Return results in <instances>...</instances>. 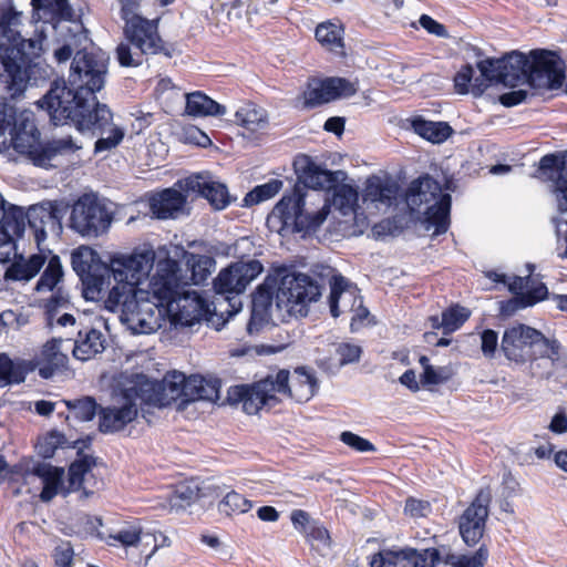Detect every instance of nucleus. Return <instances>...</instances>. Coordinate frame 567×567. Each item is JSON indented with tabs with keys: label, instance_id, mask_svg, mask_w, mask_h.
Instances as JSON below:
<instances>
[{
	"label": "nucleus",
	"instance_id": "nucleus-41",
	"mask_svg": "<svg viewBox=\"0 0 567 567\" xmlns=\"http://www.w3.org/2000/svg\"><path fill=\"white\" fill-rule=\"evenodd\" d=\"M411 125L417 135L432 143H442L453 133L452 127L447 123L426 121L421 116L414 117Z\"/></svg>",
	"mask_w": 567,
	"mask_h": 567
},
{
	"label": "nucleus",
	"instance_id": "nucleus-59",
	"mask_svg": "<svg viewBox=\"0 0 567 567\" xmlns=\"http://www.w3.org/2000/svg\"><path fill=\"white\" fill-rule=\"evenodd\" d=\"M194 392H196L194 402L199 400L213 402L219 398V382L203 378L200 386H196Z\"/></svg>",
	"mask_w": 567,
	"mask_h": 567
},
{
	"label": "nucleus",
	"instance_id": "nucleus-42",
	"mask_svg": "<svg viewBox=\"0 0 567 567\" xmlns=\"http://www.w3.org/2000/svg\"><path fill=\"white\" fill-rule=\"evenodd\" d=\"M91 136L97 137L94 144V153L101 154L117 147L124 140L125 130L111 120L109 123L92 133Z\"/></svg>",
	"mask_w": 567,
	"mask_h": 567
},
{
	"label": "nucleus",
	"instance_id": "nucleus-15",
	"mask_svg": "<svg viewBox=\"0 0 567 567\" xmlns=\"http://www.w3.org/2000/svg\"><path fill=\"white\" fill-rule=\"evenodd\" d=\"M132 379L148 410L164 408L178 400L182 402L183 384L186 381V375L182 372H168L161 382L150 380L143 374H136Z\"/></svg>",
	"mask_w": 567,
	"mask_h": 567
},
{
	"label": "nucleus",
	"instance_id": "nucleus-52",
	"mask_svg": "<svg viewBox=\"0 0 567 567\" xmlns=\"http://www.w3.org/2000/svg\"><path fill=\"white\" fill-rule=\"evenodd\" d=\"M66 406L73 416L82 422L92 421L97 413V403L91 396H84L73 401H68Z\"/></svg>",
	"mask_w": 567,
	"mask_h": 567
},
{
	"label": "nucleus",
	"instance_id": "nucleus-56",
	"mask_svg": "<svg viewBox=\"0 0 567 567\" xmlns=\"http://www.w3.org/2000/svg\"><path fill=\"white\" fill-rule=\"evenodd\" d=\"M151 537L148 534H143L142 529L136 526L122 528L116 534L110 536V538L121 543L124 547L137 546L144 538Z\"/></svg>",
	"mask_w": 567,
	"mask_h": 567
},
{
	"label": "nucleus",
	"instance_id": "nucleus-37",
	"mask_svg": "<svg viewBox=\"0 0 567 567\" xmlns=\"http://www.w3.org/2000/svg\"><path fill=\"white\" fill-rule=\"evenodd\" d=\"M44 262L45 258L42 255H32L27 260L20 256L7 268L4 279L7 281H29L40 271Z\"/></svg>",
	"mask_w": 567,
	"mask_h": 567
},
{
	"label": "nucleus",
	"instance_id": "nucleus-7",
	"mask_svg": "<svg viewBox=\"0 0 567 567\" xmlns=\"http://www.w3.org/2000/svg\"><path fill=\"white\" fill-rule=\"evenodd\" d=\"M405 203L412 213L424 208V227L433 230L432 236L447 231L452 197L442 192L441 184L433 177L424 175L413 181L405 193Z\"/></svg>",
	"mask_w": 567,
	"mask_h": 567
},
{
	"label": "nucleus",
	"instance_id": "nucleus-46",
	"mask_svg": "<svg viewBox=\"0 0 567 567\" xmlns=\"http://www.w3.org/2000/svg\"><path fill=\"white\" fill-rule=\"evenodd\" d=\"M27 369L23 363H14L7 353H0V388L24 382Z\"/></svg>",
	"mask_w": 567,
	"mask_h": 567
},
{
	"label": "nucleus",
	"instance_id": "nucleus-5",
	"mask_svg": "<svg viewBox=\"0 0 567 567\" xmlns=\"http://www.w3.org/2000/svg\"><path fill=\"white\" fill-rule=\"evenodd\" d=\"M65 213L66 206L59 202H43L24 213L22 208L8 204L0 194V262L17 256L14 238L23 235L25 220L39 246L47 239L48 231L61 233Z\"/></svg>",
	"mask_w": 567,
	"mask_h": 567
},
{
	"label": "nucleus",
	"instance_id": "nucleus-58",
	"mask_svg": "<svg viewBox=\"0 0 567 567\" xmlns=\"http://www.w3.org/2000/svg\"><path fill=\"white\" fill-rule=\"evenodd\" d=\"M312 547L328 548L330 546V535L324 526L319 522H312L305 534Z\"/></svg>",
	"mask_w": 567,
	"mask_h": 567
},
{
	"label": "nucleus",
	"instance_id": "nucleus-50",
	"mask_svg": "<svg viewBox=\"0 0 567 567\" xmlns=\"http://www.w3.org/2000/svg\"><path fill=\"white\" fill-rule=\"evenodd\" d=\"M471 311L461 306H453L442 312L441 326L444 334L452 333L460 329L470 318Z\"/></svg>",
	"mask_w": 567,
	"mask_h": 567
},
{
	"label": "nucleus",
	"instance_id": "nucleus-26",
	"mask_svg": "<svg viewBox=\"0 0 567 567\" xmlns=\"http://www.w3.org/2000/svg\"><path fill=\"white\" fill-rule=\"evenodd\" d=\"M178 185L186 193L205 197L218 210L225 209L233 200L227 186L210 175L195 174L179 181Z\"/></svg>",
	"mask_w": 567,
	"mask_h": 567
},
{
	"label": "nucleus",
	"instance_id": "nucleus-1",
	"mask_svg": "<svg viewBox=\"0 0 567 567\" xmlns=\"http://www.w3.org/2000/svg\"><path fill=\"white\" fill-rule=\"evenodd\" d=\"M155 252L144 249L132 254H115L110 259L109 275L115 281L104 300L105 308L121 312V320L133 334H150L158 330L159 310L154 305L152 288H138L154 266Z\"/></svg>",
	"mask_w": 567,
	"mask_h": 567
},
{
	"label": "nucleus",
	"instance_id": "nucleus-44",
	"mask_svg": "<svg viewBox=\"0 0 567 567\" xmlns=\"http://www.w3.org/2000/svg\"><path fill=\"white\" fill-rule=\"evenodd\" d=\"M186 265L190 270V280L194 285H200L209 277L216 266L213 257L207 255H196L184 251Z\"/></svg>",
	"mask_w": 567,
	"mask_h": 567
},
{
	"label": "nucleus",
	"instance_id": "nucleus-48",
	"mask_svg": "<svg viewBox=\"0 0 567 567\" xmlns=\"http://www.w3.org/2000/svg\"><path fill=\"white\" fill-rule=\"evenodd\" d=\"M63 276L60 258L53 256L50 258L43 274L39 278L35 290L38 292L51 291L55 288Z\"/></svg>",
	"mask_w": 567,
	"mask_h": 567
},
{
	"label": "nucleus",
	"instance_id": "nucleus-21",
	"mask_svg": "<svg viewBox=\"0 0 567 567\" xmlns=\"http://www.w3.org/2000/svg\"><path fill=\"white\" fill-rule=\"evenodd\" d=\"M491 501V491L488 488L480 489L470 506L460 517V534L467 546L476 545L483 537Z\"/></svg>",
	"mask_w": 567,
	"mask_h": 567
},
{
	"label": "nucleus",
	"instance_id": "nucleus-27",
	"mask_svg": "<svg viewBox=\"0 0 567 567\" xmlns=\"http://www.w3.org/2000/svg\"><path fill=\"white\" fill-rule=\"evenodd\" d=\"M125 40L148 54L164 51V41L158 33V20L143 18L124 27Z\"/></svg>",
	"mask_w": 567,
	"mask_h": 567
},
{
	"label": "nucleus",
	"instance_id": "nucleus-14",
	"mask_svg": "<svg viewBox=\"0 0 567 567\" xmlns=\"http://www.w3.org/2000/svg\"><path fill=\"white\" fill-rule=\"evenodd\" d=\"M71 264L83 286V297L95 301L103 297L105 276H109V267L100 255L92 248L81 246L73 250Z\"/></svg>",
	"mask_w": 567,
	"mask_h": 567
},
{
	"label": "nucleus",
	"instance_id": "nucleus-57",
	"mask_svg": "<svg viewBox=\"0 0 567 567\" xmlns=\"http://www.w3.org/2000/svg\"><path fill=\"white\" fill-rule=\"evenodd\" d=\"M324 89L321 80H311L307 90L303 92L305 106L315 107L317 105L328 103L324 96Z\"/></svg>",
	"mask_w": 567,
	"mask_h": 567
},
{
	"label": "nucleus",
	"instance_id": "nucleus-35",
	"mask_svg": "<svg viewBox=\"0 0 567 567\" xmlns=\"http://www.w3.org/2000/svg\"><path fill=\"white\" fill-rule=\"evenodd\" d=\"M504 62L501 59L487 58L477 62V69L481 72V76L475 78L472 84V93L475 96L483 94V92L492 83L503 84V69Z\"/></svg>",
	"mask_w": 567,
	"mask_h": 567
},
{
	"label": "nucleus",
	"instance_id": "nucleus-10",
	"mask_svg": "<svg viewBox=\"0 0 567 567\" xmlns=\"http://www.w3.org/2000/svg\"><path fill=\"white\" fill-rule=\"evenodd\" d=\"M321 296V286L301 272H286L278 280L276 308L289 315L305 317L308 306Z\"/></svg>",
	"mask_w": 567,
	"mask_h": 567
},
{
	"label": "nucleus",
	"instance_id": "nucleus-17",
	"mask_svg": "<svg viewBox=\"0 0 567 567\" xmlns=\"http://www.w3.org/2000/svg\"><path fill=\"white\" fill-rule=\"evenodd\" d=\"M542 332L523 323L512 326L504 331L501 349L504 355L516 363L537 361V347Z\"/></svg>",
	"mask_w": 567,
	"mask_h": 567
},
{
	"label": "nucleus",
	"instance_id": "nucleus-28",
	"mask_svg": "<svg viewBox=\"0 0 567 567\" xmlns=\"http://www.w3.org/2000/svg\"><path fill=\"white\" fill-rule=\"evenodd\" d=\"M66 342H70V340L52 338L43 344L34 364L42 379H51L66 369L69 357L63 351V344Z\"/></svg>",
	"mask_w": 567,
	"mask_h": 567
},
{
	"label": "nucleus",
	"instance_id": "nucleus-8",
	"mask_svg": "<svg viewBox=\"0 0 567 567\" xmlns=\"http://www.w3.org/2000/svg\"><path fill=\"white\" fill-rule=\"evenodd\" d=\"M305 197L306 194L299 185L290 195H285L268 215V228L282 237L317 229L329 215L330 205L324 198V203L318 212L309 213L305 209Z\"/></svg>",
	"mask_w": 567,
	"mask_h": 567
},
{
	"label": "nucleus",
	"instance_id": "nucleus-12",
	"mask_svg": "<svg viewBox=\"0 0 567 567\" xmlns=\"http://www.w3.org/2000/svg\"><path fill=\"white\" fill-rule=\"evenodd\" d=\"M113 221V212L105 202L93 194L82 195L73 205L70 227L86 238L106 234Z\"/></svg>",
	"mask_w": 567,
	"mask_h": 567
},
{
	"label": "nucleus",
	"instance_id": "nucleus-19",
	"mask_svg": "<svg viewBox=\"0 0 567 567\" xmlns=\"http://www.w3.org/2000/svg\"><path fill=\"white\" fill-rule=\"evenodd\" d=\"M276 388L272 374L252 384H240L229 388L228 401L231 404L241 403L243 410L249 415L257 414L265 405L277 403Z\"/></svg>",
	"mask_w": 567,
	"mask_h": 567
},
{
	"label": "nucleus",
	"instance_id": "nucleus-6",
	"mask_svg": "<svg viewBox=\"0 0 567 567\" xmlns=\"http://www.w3.org/2000/svg\"><path fill=\"white\" fill-rule=\"evenodd\" d=\"M54 125L72 123L82 134H92L113 120L111 109L96 95H73L65 87L49 90L37 102Z\"/></svg>",
	"mask_w": 567,
	"mask_h": 567
},
{
	"label": "nucleus",
	"instance_id": "nucleus-32",
	"mask_svg": "<svg viewBox=\"0 0 567 567\" xmlns=\"http://www.w3.org/2000/svg\"><path fill=\"white\" fill-rule=\"evenodd\" d=\"M81 148L82 146L74 142L71 136L54 138L44 144L40 143L31 161L39 167H52L56 166L54 162L59 157L71 155Z\"/></svg>",
	"mask_w": 567,
	"mask_h": 567
},
{
	"label": "nucleus",
	"instance_id": "nucleus-53",
	"mask_svg": "<svg viewBox=\"0 0 567 567\" xmlns=\"http://www.w3.org/2000/svg\"><path fill=\"white\" fill-rule=\"evenodd\" d=\"M116 59L121 66H138L143 62V55L147 54L142 52L138 48L134 47L133 43L125 40L118 43L115 50Z\"/></svg>",
	"mask_w": 567,
	"mask_h": 567
},
{
	"label": "nucleus",
	"instance_id": "nucleus-40",
	"mask_svg": "<svg viewBox=\"0 0 567 567\" xmlns=\"http://www.w3.org/2000/svg\"><path fill=\"white\" fill-rule=\"evenodd\" d=\"M235 121L249 132L264 130L268 125L267 112L254 103H245L235 113Z\"/></svg>",
	"mask_w": 567,
	"mask_h": 567
},
{
	"label": "nucleus",
	"instance_id": "nucleus-39",
	"mask_svg": "<svg viewBox=\"0 0 567 567\" xmlns=\"http://www.w3.org/2000/svg\"><path fill=\"white\" fill-rule=\"evenodd\" d=\"M331 205L340 212L342 216L355 215L359 208V193L358 189L349 184L338 183L332 187Z\"/></svg>",
	"mask_w": 567,
	"mask_h": 567
},
{
	"label": "nucleus",
	"instance_id": "nucleus-25",
	"mask_svg": "<svg viewBox=\"0 0 567 567\" xmlns=\"http://www.w3.org/2000/svg\"><path fill=\"white\" fill-rule=\"evenodd\" d=\"M277 287L278 279L268 276L252 295L250 320L247 324L249 334L259 332V330L271 320Z\"/></svg>",
	"mask_w": 567,
	"mask_h": 567
},
{
	"label": "nucleus",
	"instance_id": "nucleus-18",
	"mask_svg": "<svg viewBox=\"0 0 567 567\" xmlns=\"http://www.w3.org/2000/svg\"><path fill=\"white\" fill-rule=\"evenodd\" d=\"M264 270L262 264L257 259L237 261L220 270L214 279V289L217 295L225 296L231 301L229 295L243 293L247 286Z\"/></svg>",
	"mask_w": 567,
	"mask_h": 567
},
{
	"label": "nucleus",
	"instance_id": "nucleus-23",
	"mask_svg": "<svg viewBox=\"0 0 567 567\" xmlns=\"http://www.w3.org/2000/svg\"><path fill=\"white\" fill-rule=\"evenodd\" d=\"M298 183L305 188L331 190L347 178L343 171H329L317 165L310 156L300 155L293 162Z\"/></svg>",
	"mask_w": 567,
	"mask_h": 567
},
{
	"label": "nucleus",
	"instance_id": "nucleus-30",
	"mask_svg": "<svg viewBox=\"0 0 567 567\" xmlns=\"http://www.w3.org/2000/svg\"><path fill=\"white\" fill-rule=\"evenodd\" d=\"M186 196L175 189L165 188L148 198L150 210L158 219H174L184 212Z\"/></svg>",
	"mask_w": 567,
	"mask_h": 567
},
{
	"label": "nucleus",
	"instance_id": "nucleus-29",
	"mask_svg": "<svg viewBox=\"0 0 567 567\" xmlns=\"http://www.w3.org/2000/svg\"><path fill=\"white\" fill-rule=\"evenodd\" d=\"M399 192V184L390 177L373 175L365 182L362 198L377 209L389 208L396 204Z\"/></svg>",
	"mask_w": 567,
	"mask_h": 567
},
{
	"label": "nucleus",
	"instance_id": "nucleus-34",
	"mask_svg": "<svg viewBox=\"0 0 567 567\" xmlns=\"http://www.w3.org/2000/svg\"><path fill=\"white\" fill-rule=\"evenodd\" d=\"M503 84L515 87L519 83H527L528 56L522 52L513 51L503 58Z\"/></svg>",
	"mask_w": 567,
	"mask_h": 567
},
{
	"label": "nucleus",
	"instance_id": "nucleus-49",
	"mask_svg": "<svg viewBox=\"0 0 567 567\" xmlns=\"http://www.w3.org/2000/svg\"><path fill=\"white\" fill-rule=\"evenodd\" d=\"M324 89L327 102H331L339 97H348L357 92V87L350 81L342 78H328L321 80Z\"/></svg>",
	"mask_w": 567,
	"mask_h": 567
},
{
	"label": "nucleus",
	"instance_id": "nucleus-51",
	"mask_svg": "<svg viewBox=\"0 0 567 567\" xmlns=\"http://www.w3.org/2000/svg\"><path fill=\"white\" fill-rule=\"evenodd\" d=\"M282 187V182L279 179H271L268 183L256 186L252 190L246 194L244 198L245 206L257 205L264 200L274 197Z\"/></svg>",
	"mask_w": 567,
	"mask_h": 567
},
{
	"label": "nucleus",
	"instance_id": "nucleus-2",
	"mask_svg": "<svg viewBox=\"0 0 567 567\" xmlns=\"http://www.w3.org/2000/svg\"><path fill=\"white\" fill-rule=\"evenodd\" d=\"M72 17L42 19L50 24L54 33L53 56L58 63L68 62L73 55L71 69L65 81H54L49 90L65 87L73 95H95L106 82L107 58L102 51L91 50L93 45L87 30Z\"/></svg>",
	"mask_w": 567,
	"mask_h": 567
},
{
	"label": "nucleus",
	"instance_id": "nucleus-38",
	"mask_svg": "<svg viewBox=\"0 0 567 567\" xmlns=\"http://www.w3.org/2000/svg\"><path fill=\"white\" fill-rule=\"evenodd\" d=\"M318 42L331 52L343 53L344 29L341 23L326 21L317 25L315 32Z\"/></svg>",
	"mask_w": 567,
	"mask_h": 567
},
{
	"label": "nucleus",
	"instance_id": "nucleus-61",
	"mask_svg": "<svg viewBox=\"0 0 567 567\" xmlns=\"http://www.w3.org/2000/svg\"><path fill=\"white\" fill-rule=\"evenodd\" d=\"M336 353L340 358V364L346 365L360 359L361 348L357 344L343 342L336 346Z\"/></svg>",
	"mask_w": 567,
	"mask_h": 567
},
{
	"label": "nucleus",
	"instance_id": "nucleus-36",
	"mask_svg": "<svg viewBox=\"0 0 567 567\" xmlns=\"http://www.w3.org/2000/svg\"><path fill=\"white\" fill-rule=\"evenodd\" d=\"M186 113L194 117L223 116L226 107L200 91L186 94Z\"/></svg>",
	"mask_w": 567,
	"mask_h": 567
},
{
	"label": "nucleus",
	"instance_id": "nucleus-3",
	"mask_svg": "<svg viewBox=\"0 0 567 567\" xmlns=\"http://www.w3.org/2000/svg\"><path fill=\"white\" fill-rule=\"evenodd\" d=\"M32 20L42 25L37 27V39H24L21 37L22 13L10 7L1 10L0 14V62L4 68V73H0V99L6 93L11 96H22L28 82L35 70L39 68L40 52L43 41L54 33L50 24L43 20L34 18V8L32 7Z\"/></svg>",
	"mask_w": 567,
	"mask_h": 567
},
{
	"label": "nucleus",
	"instance_id": "nucleus-4",
	"mask_svg": "<svg viewBox=\"0 0 567 567\" xmlns=\"http://www.w3.org/2000/svg\"><path fill=\"white\" fill-rule=\"evenodd\" d=\"M152 300L159 312L158 329L165 317L182 326H192L208 311L206 300L195 290L182 274L177 260L165 258L157 261L156 271L150 280Z\"/></svg>",
	"mask_w": 567,
	"mask_h": 567
},
{
	"label": "nucleus",
	"instance_id": "nucleus-63",
	"mask_svg": "<svg viewBox=\"0 0 567 567\" xmlns=\"http://www.w3.org/2000/svg\"><path fill=\"white\" fill-rule=\"evenodd\" d=\"M498 347V334L492 329H485L481 332V350L485 358H494Z\"/></svg>",
	"mask_w": 567,
	"mask_h": 567
},
{
	"label": "nucleus",
	"instance_id": "nucleus-33",
	"mask_svg": "<svg viewBox=\"0 0 567 567\" xmlns=\"http://www.w3.org/2000/svg\"><path fill=\"white\" fill-rule=\"evenodd\" d=\"M105 343L106 339L100 330L95 328L80 329L72 347L73 357L80 361H87L103 352Z\"/></svg>",
	"mask_w": 567,
	"mask_h": 567
},
{
	"label": "nucleus",
	"instance_id": "nucleus-9",
	"mask_svg": "<svg viewBox=\"0 0 567 567\" xmlns=\"http://www.w3.org/2000/svg\"><path fill=\"white\" fill-rule=\"evenodd\" d=\"M20 97L6 93L0 99V153L12 146L14 151L32 159L40 145V132L32 111L22 110L17 113L9 104V100L16 101Z\"/></svg>",
	"mask_w": 567,
	"mask_h": 567
},
{
	"label": "nucleus",
	"instance_id": "nucleus-13",
	"mask_svg": "<svg viewBox=\"0 0 567 567\" xmlns=\"http://www.w3.org/2000/svg\"><path fill=\"white\" fill-rule=\"evenodd\" d=\"M138 412L144 419L150 414L147 405L140 398L136 384L131 379L121 389L118 405L99 410V430L104 434L120 432L137 417Z\"/></svg>",
	"mask_w": 567,
	"mask_h": 567
},
{
	"label": "nucleus",
	"instance_id": "nucleus-11",
	"mask_svg": "<svg viewBox=\"0 0 567 567\" xmlns=\"http://www.w3.org/2000/svg\"><path fill=\"white\" fill-rule=\"evenodd\" d=\"M538 168L553 181L551 193L559 213L554 219L557 234L556 252L559 258L567 260V152L563 156H543Z\"/></svg>",
	"mask_w": 567,
	"mask_h": 567
},
{
	"label": "nucleus",
	"instance_id": "nucleus-64",
	"mask_svg": "<svg viewBox=\"0 0 567 567\" xmlns=\"http://www.w3.org/2000/svg\"><path fill=\"white\" fill-rule=\"evenodd\" d=\"M340 440L346 445L352 447L353 450H355L358 452L374 451V446L370 441H368L352 432H349V431L342 432L340 435Z\"/></svg>",
	"mask_w": 567,
	"mask_h": 567
},
{
	"label": "nucleus",
	"instance_id": "nucleus-47",
	"mask_svg": "<svg viewBox=\"0 0 567 567\" xmlns=\"http://www.w3.org/2000/svg\"><path fill=\"white\" fill-rule=\"evenodd\" d=\"M252 507V502L236 491L228 492L218 503V512L225 516L245 514Z\"/></svg>",
	"mask_w": 567,
	"mask_h": 567
},
{
	"label": "nucleus",
	"instance_id": "nucleus-55",
	"mask_svg": "<svg viewBox=\"0 0 567 567\" xmlns=\"http://www.w3.org/2000/svg\"><path fill=\"white\" fill-rule=\"evenodd\" d=\"M91 470V461L87 457H83L73 462L69 467V485L63 496H68L70 493L81 488L84 481V476Z\"/></svg>",
	"mask_w": 567,
	"mask_h": 567
},
{
	"label": "nucleus",
	"instance_id": "nucleus-16",
	"mask_svg": "<svg viewBox=\"0 0 567 567\" xmlns=\"http://www.w3.org/2000/svg\"><path fill=\"white\" fill-rule=\"evenodd\" d=\"M528 56L527 84L532 87L557 90L561 87L566 74L560 56L545 49L532 50Z\"/></svg>",
	"mask_w": 567,
	"mask_h": 567
},
{
	"label": "nucleus",
	"instance_id": "nucleus-45",
	"mask_svg": "<svg viewBox=\"0 0 567 567\" xmlns=\"http://www.w3.org/2000/svg\"><path fill=\"white\" fill-rule=\"evenodd\" d=\"M35 19H54V17H72L73 10L68 0H31Z\"/></svg>",
	"mask_w": 567,
	"mask_h": 567
},
{
	"label": "nucleus",
	"instance_id": "nucleus-54",
	"mask_svg": "<svg viewBox=\"0 0 567 567\" xmlns=\"http://www.w3.org/2000/svg\"><path fill=\"white\" fill-rule=\"evenodd\" d=\"M488 559V550L481 546L475 553L452 554L447 558V563L453 567H484Z\"/></svg>",
	"mask_w": 567,
	"mask_h": 567
},
{
	"label": "nucleus",
	"instance_id": "nucleus-43",
	"mask_svg": "<svg viewBox=\"0 0 567 567\" xmlns=\"http://www.w3.org/2000/svg\"><path fill=\"white\" fill-rule=\"evenodd\" d=\"M544 361L545 365L555 368L567 367V353L556 339H547L542 333V340L537 347V361Z\"/></svg>",
	"mask_w": 567,
	"mask_h": 567
},
{
	"label": "nucleus",
	"instance_id": "nucleus-20",
	"mask_svg": "<svg viewBox=\"0 0 567 567\" xmlns=\"http://www.w3.org/2000/svg\"><path fill=\"white\" fill-rule=\"evenodd\" d=\"M347 309L353 310L354 316L351 319V331H357L369 316V310L363 307L362 298L358 296V290L343 276L333 275L330 279L329 307L331 316H340L339 301Z\"/></svg>",
	"mask_w": 567,
	"mask_h": 567
},
{
	"label": "nucleus",
	"instance_id": "nucleus-24",
	"mask_svg": "<svg viewBox=\"0 0 567 567\" xmlns=\"http://www.w3.org/2000/svg\"><path fill=\"white\" fill-rule=\"evenodd\" d=\"M440 554L435 548L416 550L404 548L399 551L382 550L373 555L371 567H434Z\"/></svg>",
	"mask_w": 567,
	"mask_h": 567
},
{
	"label": "nucleus",
	"instance_id": "nucleus-60",
	"mask_svg": "<svg viewBox=\"0 0 567 567\" xmlns=\"http://www.w3.org/2000/svg\"><path fill=\"white\" fill-rule=\"evenodd\" d=\"M520 295L523 296L524 300L523 306L532 307L547 298L548 289L545 284L538 282L534 285V282L530 280V284L528 285V288L525 291V293Z\"/></svg>",
	"mask_w": 567,
	"mask_h": 567
},
{
	"label": "nucleus",
	"instance_id": "nucleus-62",
	"mask_svg": "<svg viewBox=\"0 0 567 567\" xmlns=\"http://www.w3.org/2000/svg\"><path fill=\"white\" fill-rule=\"evenodd\" d=\"M474 76V69L471 64H466L454 76V86L457 93L466 94L470 91V84Z\"/></svg>",
	"mask_w": 567,
	"mask_h": 567
},
{
	"label": "nucleus",
	"instance_id": "nucleus-31",
	"mask_svg": "<svg viewBox=\"0 0 567 567\" xmlns=\"http://www.w3.org/2000/svg\"><path fill=\"white\" fill-rule=\"evenodd\" d=\"M29 472L42 481L43 488L40 499L44 503L52 501L58 494L63 495L68 486L63 485L64 470L47 462H35Z\"/></svg>",
	"mask_w": 567,
	"mask_h": 567
},
{
	"label": "nucleus",
	"instance_id": "nucleus-22",
	"mask_svg": "<svg viewBox=\"0 0 567 567\" xmlns=\"http://www.w3.org/2000/svg\"><path fill=\"white\" fill-rule=\"evenodd\" d=\"M277 393L295 399L299 403L308 402L318 390V382L311 371L303 367L295 369L290 374L288 370H279L272 374Z\"/></svg>",
	"mask_w": 567,
	"mask_h": 567
}]
</instances>
